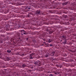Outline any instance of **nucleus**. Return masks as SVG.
I'll return each mask as SVG.
<instances>
[{"mask_svg":"<svg viewBox=\"0 0 76 76\" xmlns=\"http://www.w3.org/2000/svg\"><path fill=\"white\" fill-rule=\"evenodd\" d=\"M46 57H48V55H46Z\"/></svg>","mask_w":76,"mask_h":76,"instance_id":"10","label":"nucleus"},{"mask_svg":"<svg viewBox=\"0 0 76 76\" xmlns=\"http://www.w3.org/2000/svg\"><path fill=\"white\" fill-rule=\"evenodd\" d=\"M22 67H26V65L24 64H23L22 65Z\"/></svg>","mask_w":76,"mask_h":76,"instance_id":"4","label":"nucleus"},{"mask_svg":"<svg viewBox=\"0 0 76 76\" xmlns=\"http://www.w3.org/2000/svg\"><path fill=\"white\" fill-rule=\"evenodd\" d=\"M48 42L49 43H50L51 42V40L50 39H49V40H48Z\"/></svg>","mask_w":76,"mask_h":76,"instance_id":"5","label":"nucleus"},{"mask_svg":"<svg viewBox=\"0 0 76 76\" xmlns=\"http://www.w3.org/2000/svg\"><path fill=\"white\" fill-rule=\"evenodd\" d=\"M21 33L22 34H24L25 35L26 34V33H25V31H24V30H21Z\"/></svg>","mask_w":76,"mask_h":76,"instance_id":"1","label":"nucleus"},{"mask_svg":"<svg viewBox=\"0 0 76 76\" xmlns=\"http://www.w3.org/2000/svg\"><path fill=\"white\" fill-rule=\"evenodd\" d=\"M34 53H32V54H31L30 56H31V57H32V55L33 56V55H34Z\"/></svg>","mask_w":76,"mask_h":76,"instance_id":"7","label":"nucleus"},{"mask_svg":"<svg viewBox=\"0 0 76 76\" xmlns=\"http://www.w3.org/2000/svg\"><path fill=\"white\" fill-rule=\"evenodd\" d=\"M52 45H51V44L50 45V46H52Z\"/></svg>","mask_w":76,"mask_h":76,"instance_id":"12","label":"nucleus"},{"mask_svg":"<svg viewBox=\"0 0 76 76\" xmlns=\"http://www.w3.org/2000/svg\"><path fill=\"white\" fill-rule=\"evenodd\" d=\"M37 12L38 14H39V13H40V11H37Z\"/></svg>","mask_w":76,"mask_h":76,"instance_id":"8","label":"nucleus"},{"mask_svg":"<svg viewBox=\"0 0 76 76\" xmlns=\"http://www.w3.org/2000/svg\"><path fill=\"white\" fill-rule=\"evenodd\" d=\"M64 44H66V41H65V42H64Z\"/></svg>","mask_w":76,"mask_h":76,"instance_id":"9","label":"nucleus"},{"mask_svg":"<svg viewBox=\"0 0 76 76\" xmlns=\"http://www.w3.org/2000/svg\"><path fill=\"white\" fill-rule=\"evenodd\" d=\"M28 9H30V8H28Z\"/></svg>","mask_w":76,"mask_h":76,"instance_id":"13","label":"nucleus"},{"mask_svg":"<svg viewBox=\"0 0 76 76\" xmlns=\"http://www.w3.org/2000/svg\"><path fill=\"white\" fill-rule=\"evenodd\" d=\"M43 40H44V41H45V39H43Z\"/></svg>","mask_w":76,"mask_h":76,"instance_id":"14","label":"nucleus"},{"mask_svg":"<svg viewBox=\"0 0 76 76\" xmlns=\"http://www.w3.org/2000/svg\"><path fill=\"white\" fill-rule=\"evenodd\" d=\"M39 63L38 62V61H36L35 62L34 64H39Z\"/></svg>","mask_w":76,"mask_h":76,"instance_id":"2","label":"nucleus"},{"mask_svg":"<svg viewBox=\"0 0 76 76\" xmlns=\"http://www.w3.org/2000/svg\"><path fill=\"white\" fill-rule=\"evenodd\" d=\"M30 59H32V57H31L30 58Z\"/></svg>","mask_w":76,"mask_h":76,"instance_id":"11","label":"nucleus"},{"mask_svg":"<svg viewBox=\"0 0 76 76\" xmlns=\"http://www.w3.org/2000/svg\"><path fill=\"white\" fill-rule=\"evenodd\" d=\"M7 52L8 53H10V52H11V50H7Z\"/></svg>","mask_w":76,"mask_h":76,"instance_id":"3","label":"nucleus"},{"mask_svg":"<svg viewBox=\"0 0 76 76\" xmlns=\"http://www.w3.org/2000/svg\"><path fill=\"white\" fill-rule=\"evenodd\" d=\"M55 53V52H53L51 56H54V53Z\"/></svg>","mask_w":76,"mask_h":76,"instance_id":"6","label":"nucleus"}]
</instances>
